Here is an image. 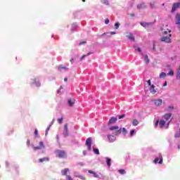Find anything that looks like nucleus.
I'll list each match as a JSON object with an SVG mask.
<instances>
[{
    "mask_svg": "<svg viewBox=\"0 0 180 180\" xmlns=\"http://www.w3.org/2000/svg\"><path fill=\"white\" fill-rule=\"evenodd\" d=\"M86 154V150L83 151V155H85Z\"/></svg>",
    "mask_w": 180,
    "mask_h": 180,
    "instance_id": "54",
    "label": "nucleus"
},
{
    "mask_svg": "<svg viewBox=\"0 0 180 180\" xmlns=\"http://www.w3.org/2000/svg\"><path fill=\"white\" fill-rule=\"evenodd\" d=\"M110 130H111L112 131H115V130H117L115 135L117 134H120V133H122V129H119V127L118 126H113L110 127Z\"/></svg>",
    "mask_w": 180,
    "mask_h": 180,
    "instance_id": "7",
    "label": "nucleus"
},
{
    "mask_svg": "<svg viewBox=\"0 0 180 180\" xmlns=\"http://www.w3.org/2000/svg\"><path fill=\"white\" fill-rule=\"evenodd\" d=\"M27 144L29 146V144H30V141L27 140Z\"/></svg>",
    "mask_w": 180,
    "mask_h": 180,
    "instance_id": "55",
    "label": "nucleus"
},
{
    "mask_svg": "<svg viewBox=\"0 0 180 180\" xmlns=\"http://www.w3.org/2000/svg\"><path fill=\"white\" fill-rule=\"evenodd\" d=\"M162 33L163 37L160 39L161 41H165V43H171V30L162 28Z\"/></svg>",
    "mask_w": 180,
    "mask_h": 180,
    "instance_id": "1",
    "label": "nucleus"
},
{
    "mask_svg": "<svg viewBox=\"0 0 180 180\" xmlns=\"http://www.w3.org/2000/svg\"><path fill=\"white\" fill-rule=\"evenodd\" d=\"M134 133H136V131L134 129H132L130 132L131 137H133L134 136Z\"/></svg>",
    "mask_w": 180,
    "mask_h": 180,
    "instance_id": "37",
    "label": "nucleus"
},
{
    "mask_svg": "<svg viewBox=\"0 0 180 180\" xmlns=\"http://www.w3.org/2000/svg\"><path fill=\"white\" fill-rule=\"evenodd\" d=\"M143 57L145 63H146V64H148V63H150V59H148V56L143 55Z\"/></svg>",
    "mask_w": 180,
    "mask_h": 180,
    "instance_id": "22",
    "label": "nucleus"
},
{
    "mask_svg": "<svg viewBox=\"0 0 180 180\" xmlns=\"http://www.w3.org/2000/svg\"><path fill=\"white\" fill-rule=\"evenodd\" d=\"M174 137H175L176 139H179V137H180V128H179V132H176V133L175 134Z\"/></svg>",
    "mask_w": 180,
    "mask_h": 180,
    "instance_id": "33",
    "label": "nucleus"
},
{
    "mask_svg": "<svg viewBox=\"0 0 180 180\" xmlns=\"http://www.w3.org/2000/svg\"><path fill=\"white\" fill-rule=\"evenodd\" d=\"M105 25H109V19H105Z\"/></svg>",
    "mask_w": 180,
    "mask_h": 180,
    "instance_id": "47",
    "label": "nucleus"
},
{
    "mask_svg": "<svg viewBox=\"0 0 180 180\" xmlns=\"http://www.w3.org/2000/svg\"><path fill=\"white\" fill-rule=\"evenodd\" d=\"M59 71H68V68L64 66L63 65H60L58 67Z\"/></svg>",
    "mask_w": 180,
    "mask_h": 180,
    "instance_id": "14",
    "label": "nucleus"
},
{
    "mask_svg": "<svg viewBox=\"0 0 180 180\" xmlns=\"http://www.w3.org/2000/svg\"><path fill=\"white\" fill-rule=\"evenodd\" d=\"M176 78L180 82V66L176 70Z\"/></svg>",
    "mask_w": 180,
    "mask_h": 180,
    "instance_id": "15",
    "label": "nucleus"
},
{
    "mask_svg": "<svg viewBox=\"0 0 180 180\" xmlns=\"http://www.w3.org/2000/svg\"><path fill=\"white\" fill-rule=\"evenodd\" d=\"M159 162V164H162V155H159V157L155 158L154 160L155 164Z\"/></svg>",
    "mask_w": 180,
    "mask_h": 180,
    "instance_id": "11",
    "label": "nucleus"
},
{
    "mask_svg": "<svg viewBox=\"0 0 180 180\" xmlns=\"http://www.w3.org/2000/svg\"><path fill=\"white\" fill-rule=\"evenodd\" d=\"M80 165H82V163H80Z\"/></svg>",
    "mask_w": 180,
    "mask_h": 180,
    "instance_id": "63",
    "label": "nucleus"
},
{
    "mask_svg": "<svg viewBox=\"0 0 180 180\" xmlns=\"http://www.w3.org/2000/svg\"><path fill=\"white\" fill-rule=\"evenodd\" d=\"M108 138V141H109V143H113V141H116V136H113V135H108L107 136Z\"/></svg>",
    "mask_w": 180,
    "mask_h": 180,
    "instance_id": "10",
    "label": "nucleus"
},
{
    "mask_svg": "<svg viewBox=\"0 0 180 180\" xmlns=\"http://www.w3.org/2000/svg\"><path fill=\"white\" fill-rule=\"evenodd\" d=\"M153 102L155 106H161V105H162V99L161 98L154 99L153 100Z\"/></svg>",
    "mask_w": 180,
    "mask_h": 180,
    "instance_id": "6",
    "label": "nucleus"
},
{
    "mask_svg": "<svg viewBox=\"0 0 180 180\" xmlns=\"http://www.w3.org/2000/svg\"><path fill=\"white\" fill-rule=\"evenodd\" d=\"M83 2H85V0H82Z\"/></svg>",
    "mask_w": 180,
    "mask_h": 180,
    "instance_id": "62",
    "label": "nucleus"
},
{
    "mask_svg": "<svg viewBox=\"0 0 180 180\" xmlns=\"http://www.w3.org/2000/svg\"><path fill=\"white\" fill-rule=\"evenodd\" d=\"M32 147L34 151H36V150H43V148H45L44 143H43V141L39 142V146H32Z\"/></svg>",
    "mask_w": 180,
    "mask_h": 180,
    "instance_id": "8",
    "label": "nucleus"
},
{
    "mask_svg": "<svg viewBox=\"0 0 180 180\" xmlns=\"http://www.w3.org/2000/svg\"><path fill=\"white\" fill-rule=\"evenodd\" d=\"M66 180H74V179L70 175H66Z\"/></svg>",
    "mask_w": 180,
    "mask_h": 180,
    "instance_id": "39",
    "label": "nucleus"
},
{
    "mask_svg": "<svg viewBox=\"0 0 180 180\" xmlns=\"http://www.w3.org/2000/svg\"><path fill=\"white\" fill-rule=\"evenodd\" d=\"M91 54V53H87L86 55H84L81 57L80 60L81 61H82V60H84V58H85V57H87V56H89Z\"/></svg>",
    "mask_w": 180,
    "mask_h": 180,
    "instance_id": "35",
    "label": "nucleus"
},
{
    "mask_svg": "<svg viewBox=\"0 0 180 180\" xmlns=\"http://www.w3.org/2000/svg\"><path fill=\"white\" fill-rule=\"evenodd\" d=\"M176 25H180V14L176 15Z\"/></svg>",
    "mask_w": 180,
    "mask_h": 180,
    "instance_id": "19",
    "label": "nucleus"
},
{
    "mask_svg": "<svg viewBox=\"0 0 180 180\" xmlns=\"http://www.w3.org/2000/svg\"><path fill=\"white\" fill-rule=\"evenodd\" d=\"M86 146H87V149L89 150V151H91L92 150V138H89L86 139Z\"/></svg>",
    "mask_w": 180,
    "mask_h": 180,
    "instance_id": "5",
    "label": "nucleus"
},
{
    "mask_svg": "<svg viewBox=\"0 0 180 180\" xmlns=\"http://www.w3.org/2000/svg\"><path fill=\"white\" fill-rule=\"evenodd\" d=\"M163 86H167V82L163 84Z\"/></svg>",
    "mask_w": 180,
    "mask_h": 180,
    "instance_id": "59",
    "label": "nucleus"
},
{
    "mask_svg": "<svg viewBox=\"0 0 180 180\" xmlns=\"http://www.w3.org/2000/svg\"><path fill=\"white\" fill-rule=\"evenodd\" d=\"M44 161H49V158H43L39 159V162H44Z\"/></svg>",
    "mask_w": 180,
    "mask_h": 180,
    "instance_id": "29",
    "label": "nucleus"
},
{
    "mask_svg": "<svg viewBox=\"0 0 180 180\" xmlns=\"http://www.w3.org/2000/svg\"><path fill=\"white\" fill-rule=\"evenodd\" d=\"M89 174H93V176H94V178H102V177L99 176V174H98V173H95L92 170H89Z\"/></svg>",
    "mask_w": 180,
    "mask_h": 180,
    "instance_id": "17",
    "label": "nucleus"
},
{
    "mask_svg": "<svg viewBox=\"0 0 180 180\" xmlns=\"http://www.w3.org/2000/svg\"><path fill=\"white\" fill-rule=\"evenodd\" d=\"M64 81L65 82H67V81H68V79L67 77H65Z\"/></svg>",
    "mask_w": 180,
    "mask_h": 180,
    "instance_id": "53",
    "label": "nucleus"
},
{
    "mask_svg": "<svg viewBox=\"0 0 180 180\" xmlns=\"http://www.w3.org/2000/svg\"><path fill=\"white\" fill-rule=\"evenodd\" d=\"M165 77H167V73L164 72H161L159 75V78H165Z\"/></svg>",
    "mask_w": 180,
    "mask_h": 180,
    "instance_id": "25",
    "label": "nucleus"
},
{
    "mask_svg": "<svg viewBox=\"0 0 180 180\" xmlns=\"http://www.w3.org/2000/svg\"><path fill=\"white\" fill-rule=\"evenodd\" d=\"M78 176V178H79L82 180H85V177L84 176Z\"/></svg>",
    "mask_w": 180,
    "mask_h": 180,
    "instance_id": "45",
    "label": "nucleus"
},
{
    "mask_svg": "<svg viewBox=\"0 0 180 180\" xmlns=\"http://www.w3.org/2000/svg\"><path fill=\"white\" fill-rule=\"evenodd\" d=\"M150 25V23L146 22H141V25L143 26V27H148Z\"/></svg>",
    "mask_w": 180,
    "mask_h": 180,
    "instance_id": "23",
    "label": "nucleus"
},
{
    "mask_svg": "<svg viewBox=\"0 0 180 180\" xmlns=\"http://www.w3.org/2000/svg\"><path fill=\"white\" fill-rule=\"evenodd\" d=\"M50 127H51V124L48 127V128L46 130L45 135L47 136L49 134V130H50Z\"/></svg>",
    "mask_w": 180,
    "mask_h": 180,
    "instance_id": "38",
    "label": "nucleus"
},
{
    "mask_svg": "<svg viewBox=\"0 0 180 180\" xmlns=\"http://www.w3.org/2000/svg\"><path fill=\"white\" fill-rule=\"evenodd\" d=\"M55 154L56 157H58L59 158H65V157H67V153H65L64 150H56Z\"/></svg>",
    "mask_w": 180,
    "mask_h": 180,
    "instance_id": "2",
    "label": "nucleus"
},
{
    "mask_svg": "<svg viewBox=\"0 0 180 180\" xmlns=\"http://www.w3.org/2000/svg\"><path fill=\"white\" fill-rule=\"evenodd\" d=\"M109 34H116V32H110Z\"/></svg>",
    "mask_w": 180,
    "mask_h": 180,
    "instance_id": "50",
    "label": "nucleus"
},
{
    "mask_svg": "<svg viewBox=\"0 0 180 180\" xmlns=\"http://www.w3.org/2000/svg\"><path fill=\"white\" fill-rule=\"evenodd\" d=\"M72 30H74V29H77V24H73L72 25Z\"/></svg>",
    "mask_w": 180,
    "mask_h": 180,
    "instance_id": "46",
    "label": "nucleus"
},
{
    "mask_svg": "<svg viewBox=\"0 0 180 180\" xmlns=\"http://www.w3.org/2000/svg\"><path fill=\"white\" fill-rule=\"evenodd\" d=\"M116 122H117V118L112 117L108 122V124H114V123H116Z\"/></svg>",
    "mask_w": 180,
    "mask_h": 180,
    "instance_id": "13",
    "label": "nucleus"
},
{
    "mask_svg": "<svg viewBox=\"0 0 180 180\" xmlns=\"http://www.w3.org/2000/svg\"><path fill=\"white\" fill-rule=\"evenodd\" d=\"M101 2L104 5H109V1L108 0H101Z\"/></svg>",
    "mask_w": 180,
    "mask_h": 180,
    "instance_id": "34",
    "label": "nucleus"
},
{
    "mask_svg": "<svg viewBox=\"0 0 180 180\" xmlns=\"http://www.w3.org/2000/svg\"><path fill=\"white\" fill-rule=\"evenodd\" d=\"M31 84H34L37 86H40V82L36 79H33Z\"/></svg>",
    "mask_w": 180,
    "mask_h": 180,
    "instance_id": "20",
    "label": "nucleus"
},
{
    "mask_svg": "<svg viewBox=\"0 0 180 180\" xmlns=\"http://www.w3.org/2000/svg\"><path fill=\"white\" fill-rule=\"evenodd\" d=\"M125 116V115H122L119 117V119H123Z\"/></svg>",
    "mask_w": 180,
    "mask_h": 180,
    "instance_id": "48",
    "label": "nucleus"
},
{
    "mask_svg": "<svg viewBox=\"0 0 180 180\" xmlns=\"http://www.w3.org/2000/svg\"><path fill=\"white\" fill-rule=\"evenodd\" d=\"M58 94H60V90L58 91Z\"/></svg>",
    "mask_w": 180,
    "mask_h": 180,
    "instance_id": "61",
    "label": "nucleus"
},
{
    "mask_svg": "<svg viewBox=\"0 0 180 180\" xmlns=\"http://www.w3.org/2000/svg\"><path fill=\"white\" fill-rule=\"evenodd\" d=\"M179 6H180V2L174 4L172 8V12H175V11H176V9H178Z\"/></svg>",
    "mask_w": 180,
    "mask_h": 180,
    "instance_id": "12",
    "label": "nucleus"
},
{
    "mask_svg": "<svg viewBox=\"0 0 180 180\" xmlns=\"http://www.w3.org/2000/svg\"><path fill=\"white\" fill-rule=\"evenodd\" d=\"M137 7L139 9H143V8H146V4H139Z\"/></svg>",
    "mask_w": 180,
    "mask_h": 180,
    "instance_id": "28",
    "label": "nucleus"
},
{
    "mask_svg": "<svg viewBox=\"0 0 180 180\" xmlns=\"http://www.w3.org/2000/svg\"><path fill=\"white\" fill-rule=\"evenodd\" d=\"M136 51H139V53H141V49L137 48Z\"/></svg>",
    "mask_w": 180,
    "mask_h": 180,
    "instance_id": "52",
    "label": "nucleus"
},
{
    "mask_svg": "<svg viewBox=\"0 0 180 180\" xmlns=\"http://www.w3.org/2000/svg\"><path fill=\"white\" fill-rule=\"evenodd\" d=\"M171 116H172V114L167 113L162 117V119L164 120L165 122H167V125H169V123H171Z\"/></svg>",
    "mask_w": 180,
    "mask_h": 180,
    "instance_id": "3",
    "label": "nucleus"
},
{
    "mask_svg": "<svg viewBox=\"0 0 180 180\" xmlns=\"http://www.w3.org/2000/svg\"><path fill=\"white\" fill-rule=\"evenodd\" d=\"M132 124H133V126H138L139 125V121L137 120H132Z\"/></svg>",
    "mask_w": 180,
    "mask_h": 180,
    "instance_id": "26",
    "label": "nucleus"
},
{
    "mask_svg": "<svg viewBox=\"0 0 180 180\" xmlns=\"http://www.w3.org/2000/svg\"><path fill=\"white\" fill-rule=\"evenodd\" d=\"M158 123H160V121H156L155 124V127H157V126H158Z\"/></svg>",
    "mask_w": 180,
    "mask_h": 180,
    "instance_id": "49",
    "label": "nucleus"
},
{
    "mask_svg": "<svg viewBox=\"0 0 180 180\" xmlns=\"http://www.w3.org/2000/svg\"><path fill=\"white\" fill-rule=\"evenodd\" d=\"M119 172H120V174H121V175L126 174V171L124 169H120Z\"/></svg>",
    "mask_w": 180,
    "mask_h": 180,
    "instance_id": "36",
    "label": "nucleus"
},
{
    "mask_svg": "<svg viewBox=\"0 0 180 180\" xmlns=\"http://www.w3.org/2000/svg\"><path fill=\"white\" fill-rule=\"evenodd\" d=\"M120 26V23H119V22H115V29L116 30H117V29H119Z\"/></svg>",
    "mask_w": 180,
    "mask_h": 180,
    "instance_id": "32",
    "label": "nucleus"
},
{
    "mask_svg": "<svg viewBox=\"0 0 180 180\" xmlns=\"http://www.w3.org/2000/svg\"><path fill=\"white\" fill-rule=\"evenodd\" d=\"M149 91L150 92V94H152V95H155V94H157V91H158V89L155 88V86L153 85H150V86L149 87Z\"/></svg>",
    "mask_w": 180,
    "mask_h": 180,
    "instance_id": "9",
    "label": "nucleus"
},
{
    "mask_svg": "<svg viewBox=\"0 0 180 180\" xmlns=\"http://www.w3.org/2000/svg\"><path fill=\"white\" fill-rule=\"evenodd\" d=\"M93 151L94 154H97V155H99V149L94 148Z\"/></svg>",
    "mask_w": 180,
    "mask_h": 180,
    "instance_id": "30",
    "label": "nucleus"
},
{
    "mask_svg": "<svg viewBox=\"0 0 180 180\" xmlns=\"http://www.w3.org/2000/svg\"><path fill=\"white\" fill-rule=\"evenodd\" d=\"M167 110H174V106H169Z\"/></svg>",
    "mask_w": 180,
    "mask_h": 180,
    "instance_id": "44",
    "label": "nucleus"
},
{
    "mask_svg": "<svg viewBox=\"0 0 180 180\" xmlns=\"http://www.w3.org/2000/svg\"><path fill=\"white\" fill-rule=\"evenodd\" d=\"M147 82H148V85L149 86V87L151 86V85H154V84H151V80H150V79H148V80L147 81Z\"/></svg>",
    "mask_w": 180,
    "mask_h": 180,
    "instance_id": "43",
    "label": "nucleus"
},
{
    "mask_svg": "<svg viewBox=\"0 0 180 180\" xmlns=\"http://www.w3.org/2000/svg\"><path fill=\"white\" fill-rule=\"evenodd\" d=\"M105 161H106L108 167H110L112 160H110V158H105Z\"/></svg>",
    "mask_w": 180,
    "mask_h": 180,
    "instance_id": "24",
    "label": "nucleus"
},
{
    "mask_svg": "<svg viewBox=\"0 0 180 180\" xmlns=\"http://www.w3.org/2000/svg\"><path fill=\"white\" fill-rule=\"evenodd\" d=\"M107 35H109V32H104L101 35V37H103V36H107Z\"/></svg>",
    "mask_w": 180,
    "mask_h": 180,
    "instance_id": "42",
    "label": "nucleus"
},
{
    "mask_svg": "<svg viewBox=\"0 0 180 180\" xmlns=\"http://www.w3.org/2000/svg\"><path fill=\"white\" fill-rule=\"evenodd\" d=\"M68 105L69 106H72L75 103V99L74 98H70L68 100Z\"/></svg>",
    "mask_w": 180,
    "mask_h": 180,
    "instance_id": "18",
    "label": "nucleus"
},
{
    "mask_svg": "<svg viewBox=\"0 0 180 180\" xmlns=\"http://www.w3.org/2000/svg\"><path fill=\"white\" fill-rule=\"evenodd\" d=\"M159 126L160 129H168L169 125L167 122L162 118L159 122Z\"/></svg>",
    "mask_w": 180,
    "mask_h": 180,
    "instance_id": "4",
    "label": "nucleus"
},
{
    "mask_svg": "<svg viewBox=\"0 0 180 180\" xmlns=\"http://www.w3.org/2000/svg\"><path fill=\"white\" fill-rule=\"evenodd\" d=\"M122 133L124 135L127 134V129H126V128H122Z\"/></svg>",
    "mask_w": 180,
    "mask_h": 180,
    "instance_id": "40",
    "label": "nucleus"
},
{
    "mask_svg": "<svg viewBox=\"0 0 180 180\" xmlns=\"http://www.w3.org/2000/svg\"><path fill=\"white\" fill-rule=\"evenodd\" d=\"M86 44V41H82L79 43V46Z\"/></svg>",
    "mask_w": 180,
    "mask_h": 180,
    "instance_id": "51",
    "label": "nucleus"
},
{
    "mask_svg": "<svg viewBox=\"0 0 180 180\" xmlns=\"http://www.w3.org/2000/svg\"><path fill=\"white\" fill-rule=\"evenodd\" d=\"M179 148H180V146H179Z\"/></svg>",
    "mask_w": 180,
    "mask_h": 180,
    "instance_id": "64",
    "label": "nucleus"
},
{
    "mask_svg": "<svg viewBox=\"0 0 180 180\" xmlns=\"http://www.w3.org/2000/svg\"><path fill=\"white\" fill-rule=\"evenodd\" d=\"M64 136H68V124H65L64 127Z\"/></svg>",
    "mask_w": 180,
    "mask_h": 180,
    "instance_id": "16",
    "label": "nucleus"
},
{
    "mask_svg": "<svg viewBox=\"0 0 180 180\" xmlns=\"http://www.w3.org/2000/svg\"><path fill=\"white\" fill-rule=\"evenodd\" d=\"M167 75H169L170 77H174V70H170L167 73Z\"/></svg>",
    "mask_w": 180,
    "mask_h": 180,
    "instance_id": "31",
    "label": "nucleus"
},
{
    "mask_svg": "<svg viewBox=\"0 0 180 180\" xmlns=\"http://www.w3.org/2000/svg\"><path fill=\"white\" fill-rule=\"evenodd\" d=\"M153 50H155V44H153Z\"/></svg>",
    "mask_w": 180,
    "mask_h": 180,
    "instance_id": "56",
    "label": "nucleus"
},
{
    "mask_svg": "<svg viewBox=\"0 0 180 180\" xmlns=\"http://www.w3.org/2000/svg\"><path fill=\"white\" fill-rule=\"evenodd\" d=\"M62 175H67V174H68V172H70V169L66 168L62 170Z\"/></svg>",
    "mask_w": 180,
    "mask_h": 180,
    "instance_id": "21",
    "label": "nucleus"
},
{
    "mask_svg": "<svg viewBox=\"0 0 180 180\" xmlns=\"http://www.w3.org/2000/svg\"><path fill=\"white\" fill-rule=\"evenodd\" d=\"M37 133H38L37 129H36L34 131V134H37Z\"/></svg>",
    "mask_w": 180,
    "mask_h": 180,
    "instance_id": "57",
    "label": "nucleus"
},
{
    "mask_svg": "<svg viewBox=\"0 0 180 180\" xmlns=\"http://www.w3.org/2000/svg\"><path fill=\"white\" fill-rule=\"evenodd\" d=\"M73 61H74V58H72L71 60H70V63H73Z\"/></svg>",
    "mask_w": 180,
    "mask_h": 180,
    "instance_id": "58",
    "label": "nucleus"
},
{
    "mask_svg": "<svg viewBox=\"0 0 180 180\" xmlns=\"http://www.w3.org/2000/svg\"><path fill=\"white\" fill-rule=\"evenodd\" d=\"M100 175H101V178H104V177H103V175H101V174H100Z\"/></svg>",
    "mask_w": 180,
    "mask_h": 180,
    "instance_id": "60",
    "label": "nucleus"
},
{
    "mask_svg": "<svg viewBox=\"0 0 180 180\" xmlns=\"http://www.w3.org/2000/svg\"><path fill=\"white\" fill-rule=\"evenodd\" d=\"M63 117L59 118V119H58V122L60 124H61V123H63Z\"/></svg>",
    "mask_w": 180,
    "mask_h": 180,
    "instance_id": "41",
    "label": "nucleus"
},
{
    "mask_svg": "<svg viewBox=\"0 0 180 180\" xmlns=\"http://www.w3.org/2000/svg\"><path fill=\"white\" fill-rule=\"evenodd\" d=\"M128 39L130 40H134V36H133V34L130 33L129 34L127 35Z\"/></svg>",
    "mask_w": 180,
    "mask_h": 180,
    "instance_id": "27",
    "label": "nucleus"
}]
</instances>
